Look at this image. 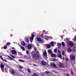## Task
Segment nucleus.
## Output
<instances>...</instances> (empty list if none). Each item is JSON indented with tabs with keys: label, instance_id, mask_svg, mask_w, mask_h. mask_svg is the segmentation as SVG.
Segmentation results:
<instances>
[{
	"label": "nucleus",
	"instance_id": "1",
	"mask_svg": "<svg viewBox=\"0 0 76 76\" xmlns=\"http://www.w3.org/2000/svg\"><path fill=\"white\" fill-rule=\"evenodd\" d=\"M31 57L34 59L35 60H38L39 58V57L38 56V55L37 53H32L31 54Z\"/></svg>",
	"mask_w": 76,
	"mask_h": 76
},
{
	"label": "nucleus",
	"instance_id": "2",
	"mask_svg": "<svg viewBox=\"0 0 76 76\" xmlns=\"http://www.w3.org/2000/svg\"><path fill=\"white\" fill-rule=\"evenodd\" d=\"M58 66H59L60 67H61V68H64V64H63V63L62 62L58 63Z\"/></svg>",
	"mask_w": 76,
	"mask_h": 76
},
{
	"label": "nucleus",
	"instance_id": "3",
	"mask_svg": "<svg viewBox=\"0 0 76 76\" xmlns=\"http://www.w3.org/2000/svg\"><path fill=\"white\" fill-rule=\"evenodd\" d=\"M70 57L71 60H74L76 58V56L75 55H72L70 56Z\"/></svg>",
	"mask_w": 76,
	"mask_h": 76
},
{
	"label": "nucleus",
	"instance_id": "4",
	"mask_svg": "<svg viewBox=\"0 0 76 76\" xmlns=\"http://www.w3.org/2000/svg\"><path fill=\"white\" fill-rule=\"evenodd\" d=\"M68 45L71 47L74 46V43L72 42H69L68 43Z\"/></svg>",
	"mask_w": 76,
	"mask_h": 76
},
{
	"label": "nucleus",
	"instance_id": "5",
	"mask_svg": "<svg viewBox=\"0 0 76 76\" xmlns=\"http://www.w3.org/2000/svg\"><path fill=\"white\" fill-rule=\"evenodd\" d=\"M41 64L43 66H45L47 64V62L44 61H41Z\"/></svg>",
	"mask_w": 76,
	"mask_h": 76
},
{
	"label": "nucleus",
	"instance_id": "6",
	"mask_svg": "<svg viewBox=\"0 0 76 76\" xmlns=\"http://www.w3.org/2000/svg\"><path fill=\"white\" fill-rule=\"evenodd\" d=\"M12 53L13 54H16L17 55V52L15 50H12Z\"/></svg>",
	"mask_w": 76,
	"mask_h": 76
},
{
	"label": "nucleus",
	"instance_id": "7",
	"mask_svg": "<svg viewBox=\"0 0 76 76\" xmlns=\"http://www.w3.org/2000/svg\"><path fill=\"white\" fill-rule=\"evenodd\" d=\"M25 41L27 43H29V37H26L25 39Z\"/></svg>",
	"mask_w": 76,
	"mask_h": 76
},
{
	"label": "nucleus",
	"instance_id": "8",
	"mask_svg": "<svg viewBox=\"0 0 76 76\" xmlns=\"http://www.w3.org/2000/svg\"><path fill=\"white\" fill-rule=\"evenodd\" d=\"M51 66L53 67H56V65L54 63H52L51 64Z\"/></svg>",
	"mask_w": 76,
	"mask_h": 76
},
{
	"label": "nucleus",
	"instance_id": "9",
	"mask_svg": "<svg viewBox=\"0 0 76 76\" xmlns=\"http://www.w3.org/2000/svg\"><path fill=\"white\" fill-rule=\"evenodd\" d=\"M32 48V45H29L28 46V50H31Z\"/></svg>",
	"mask_w": 76,
	"mask_h": 76
},
{
	"label": "nucleus",
	"instance_id": "10",
	"mask_svg": "<svg viewBox=\"0 0 76 76\" xmlns=\"http://www.w3.org/2000/svg\"><path fill=\"white\" fill-rule=\"evenodd\" d=\"M43 55L44 57H45L47 56V52L46 51L44 52L43 53Z\"/></svg>",
	"mask_w": 76,
	"mask_h": 76
},
{
	"label": "nucleus",
	"instance_id": "11",
	"mask_svg": "<svg viewBox=\"0 0 76 76\" xmlns=\"http://www.w3.org/2000/svg\"><path fill=\"white\" fill-rule=\"evenodd\" d=\"M51 56L52 57H56V55L54 53H52Z\"/></svg>",
	"mask_w": 76,
	"mask_h": 76
},
{
	"label": "nucleus",
	"instance_id": "12",
	"mask_svg": "<svg viewBox=\"0 0 76 76\" xmlns=\"http://www.w3.org/2000/svg\"><path fill=\"white\" fill-rule=\"evenodd\" d=\"M1 69L4 68V65H3V63H2V64L0 66Z\"/></svg>",
	"mask_w": 76,
	"mask_h": 76
},
{
	"label": "nucleus",
	"instance_id": "13",
	"mask_svg": "<svg viewBox=\"0 0 76 76\" xmlns=\"http://www.w3.org/2000/svg\"><path fill=\"white\" fill-rule=\"evenodd\" d=\"M54 42H52L50 43V44L51 45V46H52V47H54Z\"/></svg>",
	"mask_w": 76,
	"mask_h": 76
},
{
	"label": "nucleus",
	"instance_id": "14",
	"mask_svg": "<svg viewBox=\"0 0 76 76\" xmlns=\"http://www.w3.org/2000/svg\"><path fill=\"white\" fill-rule=\"evenodd\" d=\"M21 45H23V46H25V45H26L25 43L23 41L21 43Z\"/></svg>",
	"mask_w": 76,
	"mask_h": 76
},
{
	"label": "nucleus",
	"instance_id": "15",
	"mask_svg": "<svg viewBox=\"0 0 76 76\" xmlns=\"http://www.w3.org/2000/svg\"><path fill=\"white\" fill-rule=\"evenodd\" d=\"M46 47L47 48H51V45L50 44H48L46 46Z\"/></svg>",
	"mask_w": 76,
	"mask_h": 76
},
{
	"label": "nucleus",
	"instance_id": "16",
	"mask_svg": "<svg viewBox=\"0 0 76 76\" xmlns=\"http://www.w3.org/2000/svg\"><path fill=\"white\" fill-rule=\"evenodd\" d=\"M48 53L49 54H51L53 53V52H52V51H51V50L49 49L48 50Z\"/></svg>",
	"mask_w": 76,
	"mask_h": 76
},
{
	"label": "nucleus",
	"instance_id": "17",
	"mask_svg": "<svg viewBox=\"0 0 76 76\" xmlns=\"http://www.w3.org/2000/svg\"><path fill=\"white\" fill-rule=\"evenodd\" d=\"M58 57H59V58H60L62 59V58H61L62 57V56L60 53L59 54V55L58 56Z\"/></svg>",
	"mask_w": 76,
	"mask_h": 76
},
{
	"label": "nucleus",
	"instance_id": "18",
	"mask_svg": "<svg viewBox=\"0 0 76 76\" xmlns=\"http://www.w3.org/2000/svg\"><path fill=\"white\" fill-rule=\"evenodd\" d=\"M31 39H34V37H35V35L34 34H31Z\"/></svg>",
	"mask_w": 76,
	"mask_h": 76
},
{
	"label": "nucleus",
	"instance_id": "19",
	"mask_svg": "<svg viewBox=\"0 0 76 76\" xmlns=\"http://www.w3.org/2000/svg\"><path fill=\"white\" fill-rule=\"evenodd\" d=\"M24 57L25 58L28 59V56L27 55H24Z\"/></svg>",
	"mask_w": 76,
	"mask_h": 76
},
{
	"label": "nucleus",
	"instance_id": "20",
	"mask_svg": "<svg viewBox=\"0 0 76 76\" xmlns=\"http://www.w3.org/2000/svg\"><path fill=\"white\" fill-rule=\"evenodd\" d=\"M8 57L9 58L10 60H15V59L12 58L10 56H8Z\"/></svg>",
	"mask_w": 76,
	"mask_h": 76
},
{
	"label": "nucleus",
	"instance_id": "21",
	"mask_svg": "<svg viewBox=\"0 0 76 76\" xmlns=\"http://www.w3.org/2000/svg\"><path fill=\"white\" fill-rule=\"evenodd\" d=\"M68 51H69V52H72V49H71V48H68Z\"/></svg>",
	"mask_w": 76,
	"mask_h": 76
},
{
	"label": "nucleus",
	"instance_id": "22",
	"mask_svg": "<svg viewBox=\"0 0 76 76\" xmlns=\"http://www.w3.org/2000/svg\"><path fill=\"white\" fill-rule=\"evenodd\" d=\"M15 72L13 70L12 71V75H15Z\"/></svg>",
	"mask_w": 76,
	"mask_h": 76
},
{
	"label": "nucleus",
	"instance_id": "23",
	"mask_svg": "<svg viewBox=\"0 0 76 76\" xmlns=\"http://www.w3.org/2000/svg\"><path fill=\"white\" fill-rule=\"evenodd\" d=\"M32 76H38V75L36 73H34L33 74Z\"/></svg>",
	"mask_w": 76,
	"mask_h": 76
},
{
	"label": "nucleus",
	"instance_id": "24",
	"mask_svg": "<svg viewBox=\"0 0 76 76\" xmlns=\"http://www.w3.org/2000/svg\"><path fill=\"white\" fill-rule=\"evenodd\" d=\"M37 41H39V42L41 40V38L39 37L37 38Z\"/></svg>",
	"mask_w": 76,
	"mask_h": 76
},
{
	"label": "nucleus",
	"instance_id": "25",
	"mask_svg": "<svg viewBox=\"0 0 76 76\" xmlns=\"http://www.w3.org/2000/svg\"><path fill=\"white\" fill-rule=\"evenodd\" d=\"M21 48L23 50V51H25V48H24V47L23 46H21Z\"/></svg>",
	"mask_w": 76,
	"mask_h": 76
},
{
	"label": "nucleus",
	"instance_id": "26",
	"mask_svg": "<svg viewBox=\"0 0 76 76\" xmlns=\"http://www.w3.org/2000/svg\"><path fill=\"white\" fill-rule=\"evenodd\" d=\"M27 71L29 73H31V70L29 69H27Z\"/></svg>",
	"mask_w": 76,
	"mask_h": 76
},
{
	"label": "nucleus",
	"instance_id": "27",
	"mask_svg": "<svg viewBox=\"0 0 76 76\" xmlns=\"http://www.w3.org/2000/svg\"><path fill=\"white\" fill-rule=\"evenodd\" d=\"M39 42H40V44H42V43L44 42V41H43L42 40H41V41Z\"/></svg>",
	"mask_w": 76,
	"mask_h": 76
},
{
	"label": "nucleus",
	"instance_id": "28",
	"mask_svg": "<svg viewBox=\"0 0 76 76\" xmlns=\"http://www.w3.org/2000/svg\"><path fill=\"white\" fill-rule=\"evenodd\" d=\"M62 46H63L64 47L65 46V43H64V42H62Z\"/></svg>",
	"mask_w": 76,
	"mask_h": 76
},
{
	"label": "nucleus",
	"instance_id": "29",
	"mask_svg": "<svg viewBox=\"0 0 76 76\" xmlns=\"http://www.w3.org/2000/svg\"><path fill=\"white\" fill-rule=\"evenodd\" d=\"M26 54L27 55H29V51L28 50L26 51Z\"/></svg>",
	"mask_w": 76,
	"mask_h": 76
},
{
	"label": "nucleus",
	"instance_id": "30",
	"mask_svg": "<svg viewBox=\"0 0 76 76\" xmlns=\"http://www.w3.org/2000/svg\"><path fill=\"white\" fill-rule=\"evenodd\" d=\"M19 61H21V62H24L25 61L23 60H22V59H20L19 60Z\"/></svg>",
	"mask_w": 76,
	"mask_h": 76
},
{
	"label": "nucleus",
	"instance_id": "31",
	"mask_svg": "<svg viewBox=\"0 0 76 76\" xmlns=\"http://www.w3.org/2000/svg\"><path fill=\"white\" fill-rule=\"evenodd\" d=\"M54 51L55 53H57V49H55L54 50Z\"/></svg>",
	"mask_w": 76,
	"mask_h": 76
},
{
	"label": "nucleus",
	"instance_id": "32",
	"mask_svg": "<svg viewBox=\"0 0 76 76\" xmlns=\"http://www.w3.org/2000/svg\"><path fill=\"white\" fill-rule=\"evenodd\" d=\"M57 44H58V46H61V43H57Z\"/></svg>",
	"mask_w": 76,
	"mask_h": 76
},
{
	"label": "nucleus",
	"instance_id": "33",
	"mask_svg": "<svg viewBox=\"0 0 76 76\" xmlns=\"http://www.w3.org/2000/svg\"><path fill=\"white\" fill-rule=\"evenodd\" d=\"M31 39V38H30V41L31 42H32V41H33V39Z\"/></svg>",
	"mask_w": 76,
	"mask_h": 76
},
{
	"label": "nucleus",
	"instance_id": "34",
	"mask_svg": "<svg viewBox=\"0 0 76 76\" xmlns=\"http://www.w3.org/2000/svg\"><path fill=\"white\" fill-rule=\"evenodd\" d=\"M4 71H5V72H6V73H7V69H5Z\"/></svg>",
	"mask_w": 76,
	"mask_h": 76
},
{
	"label": "nucleus",
	"instance_id": "35",
	"mask_svg": "<svg viewBox=\"0 0 76 76\" xmlns=\"http://www.w3.org/2000/svg\"><path fill=\"white\" fill-rule=\"evenodd\" d=\"M6 45H8V46H9V45H10V43H7L6 44Z\"/></svg>",
	"mask_w": 76,
	"mask_h": 76
},
{
	"label": "nucleus",
	"instance_id": "36",
	"mask_svg": "<svg viewBox=\"0 0 76 76\" xmlns=\"http://www.w3.org/2000/svg\"><path fill=\"white\" fill-rule=\"evenodd\" d=\"M10 56L11 57H12L13 58H15V56H13V55H10Z\"/></svg>",
	"mask_w": 76,
	"mask_h": 76
},
{
	"label": "nucleus",
	"instance_id": "37",
	"mask_svg": "<svg viewBox=\"0 0 76 76\" xmlns=\"http://www.w3.org/2000/svg\"><path fill=\"white\" fill-rule=\"evenodd\" d=\"M7 46H4V49H6L7 48Z\"/></svg>",
	"mask_w": 76,
	"mask_h": 76
},
{
	"label": "nucleus",
	"instance_id": "38",
	"mask_svg": "<svg viewBox=\"0 0 76 76\" xmlns=\"http://www.w3.org/2000/svg\"><path fill=\"white\" fill-rule=\"evenodd\" d=\"M65 60L66 61H69V59L68 58H66Z\"/></svg>",
	"mask_w": 76,
	"mask_h": 76
},
{
	"label": "nucleus",
	"instance_id": "39",
	"mask_svg": "<svg viewBox=\"0 0 76 76\" xmlns=\"http://www.w3.org/2000/svg\"><path fill=\"white\" fill-rule=\"evenodd\" d=\"M19 68H20V69H22L23 67L20 66H19Z\"/></svg>",
	"mask_w": 76,
	"mask_h": 76
},
{
	"label": "nucleus",
	"instance_id": "40",
	"mask_svg": "<svg viewBox=\"0 0 76 76\" xmlns=\"http://www.w3.org/2000/svg\"><path fill=\"white\" fill-rule=\"evenodd\" d=\"M71 73L72 75H73V70H71Z\"/></svg>",
	"mask_w": 76,
	"mask_h": 76
},
{
	"label": "nucleus",
	"instance_id": "41",
	"mask_svg": "<svg viewBox=\"0 0 76 76\" xmlns=\"http://www.w3.org/2000/svg\"><path fill=\"white\" fill-rule=\"evenodd\" d=\"M34 51H36L37 50V48L34 47Z\"/></svg>",
	"mask_w": 76,
	"mask_h": 76
},
{
	"label": "nucleus",
	"instance_id": "42",
	"mask_svg": "<svg viewBox=\"0 0 76 76\" xmlns=\"http://www.w3.org/2000/svg\"><path fill=\"white\" fill-rule=\"evenodd\" d=\"M0 58H1V60H3L4 59L2 57L0 56Z\"/></svg>",
	"mask_w": 76,
	"mask_h": 76
},
{
	"label": "nucleus",
	"instance_id": "43",
	"mask_svg": "<svg viewBox=\"0 0 76 76\" xmlns=\"http://www.w3.org/2000/svg\"><path fill=\"white\" fill-rule=\"evenodd\" d=\"M3 60V61H5V62H7V61L6 59H4V60Z\"/></svg>",
	"mask_w": 76,
	"mask_h": 76
},
{
	"label": "nucleus",
	"instance_id": "44",
	"mask_svg": "<svg viewBox=\"0 0 76 76\" xmlns=\"http://www.w3.org/2000/svg\"><path fill=\"white\" fill-rule=\"evenodd\" d=\"M2 71L4 72V68H1Z\"/></svg>",
	"mask_w": 76,
	"mask_h": 76
},
{
	"label": "nucleus",
	"instance_id": "45",
	"mask_svg": "<svg viewBox=\"0 0 76 76\" xmlns=\"http://www.w3.org/2000/svg\"><path fill=\"white\" fill-rule=\"evenodd\" d=\"M45 73H46L48 74V73H50V72H48V71H46V72H45Z\"/></svg>",
	"mask_w": 76,
	"mask_h": 76
},
{
	"label": "nucleus",
	"instance_id": "46",
	"mask_svg": "<svg viewBox=\"0 0 76 76\" xmlns=\"http://www.w3.org/2000/svg\"><path fill=\"white\" fill-rule=\"evenodd\" d=\"M66 76H69L70 75H69V74H66Z\"/></svg>",
	"mask_w": 76,
	"mask_h": 76
},
{
	"label": "nucleus",
	"instance_id": "47",
	"mask_svg": "<svg viewBox=\"0 0 76 76\" xmlns=\"http://www.w3.org/2000/svg\"><path fill=\"white\" fill-rule=\"evenodd\" d=\"M41 36L42 37V38L43 36H44V34H42L41 35Z\"/></svg>",
	"mask_w": 76,
	"mask_h": 76
},
{
	"label": "nucleus",
	"instance_id": "48",
	"mask_svg": "<svg viewBox=\"0 0 76 76\" xmlns=\"http://www.w3.org/2000/svg\"><path fill=\"white\" fill-rule=\"evenodd\" d=\"M58 53H60V50H58Z\"/></svg>",
	"mask_w": 76,
	"mask_h": 76
},
{
	"label": "nucleus",
	"instance_id": "49",
	"mask_svg": "<svg viewBox=\"0 0 76 76\" xmlns=\"http://www.w3.org/2000/svg\"><path fill=\"white\" fill-rule=\"evenodd\" d=\"M56 59H53V61H56Z\"/></svg>",
	"mask_w": 76,
	"mask_h": 76
},
{
	"label": "nucleus",
	"instance_id": "50",
	"mask_svg": "<svg viewBox=\"0 0 76 76\" xmlns=\"http://www.w3.org/2000/svg\"><path fill=\"white\" fill-rule=\"evenodd\" d=\"M33 66H37V65L35 64H33Z\"/></svg>",
	"mask_w": 76,
	"mask_h": 76
},
{
	"label": "nucleus",
	"instance_id": "51",
	"mask_svg": "<svg viewBox=\"0 0 76 76\" xmlns=\"http://www.w3.org/2000/svg\"><path fill=\"white\" fill-rule=\"evenodd\" d=\"M66 41H69V38H66Z\"/></svg>",
	"mask_w": 76,
	"mask_h": 76
},
{
	"label": "nucleus",
	"instance_id": "52",
	"mask_svg": "<svg viewBox=\"0 0 76 76\" xmlns=\"http://www.w3.org/2000/svg\"><path fill=\"white\" fill-rule=\"evenodd\" d=\"M12 49L13 50H15V48L14 47L12 48Z\"/></svg>",
	"mask_w": 76,
	"mask_h": 76
},
{
	"label": "nucleus",
	"instance_id": "53",
	"mask_svg": "<svg viewBox=\"0 0 76 76\" xmlns=\"http://www.w3.org/2000/svg\"><path fill=\"white\" fill-rule=\"evenodd\" d=\"M36 52H37V53L38 54V53H39V52H38V51H37Z\"/></svg>",
	"mask_w": 76,
	"mask_h": 76
},
{
	"label": "nucleus",
	"instance_id": "54",
	"mask_svg": "<svg viewBox=\"0 0 76 76\" xmlns=\"http://www.w3.org/2000/svg\"><path fill=\"white\" fill-rule=\"evenodd\" d=\"M63 60H65V58H64V57H63Z\"/></svg>",
	"mask_w": 76,
	"mask_h": 76
},
{
	"label": "nucleus",
	"instance_id": "55",
	"mask_svg": "<svg viewBox=\"0 0 76 76\" xmlns=\"http://www.w3.org/2000/svg\"><path fill=\"white\" fill-rule=\"evenodd\" d=\"M75 41H76V36H75Z\"/></svg>",
	"mask_w": 76,
	"mask_h": 76
},
{
	"label": "nucleus",
	"instance_id": "56",
	"mask_svg": "<svg viewBox=\"0 0 76 76\" xmlns=\"http://www.w3.org/2000/svg\"><path fill=\"white\" fill-rule=\"evenodd\" d=\"M37 46H39V44H37Z\"/></svg>",
	"mask_w": 76,
	"mask_h": 76
},
{
	"label": "nucleus",
	"instance_id": "57",
	"mask_svg": "<svg viewBox=\"0 0 76 76\" xmlns=\"http://www.w3.org/2000/svg\"><path fill=\"white\" fill-rule=\"evenodd\" d=\"M10 37H12V34H11L10 35Z\"/></svg>",
	"mask_w": 76,
	"mask_h": 76
},
{
	"label": "nucleus",
	"instance_id": "58",
	"mask_svg": "<svg viewBox=\"0 0 76 76\" xmlns=\"http://www.w3.org/2000/svg\"><path fill=\"white\" fill-rule=\"evenodd\" d=\"M43 32H45V30H43Z\"/></svg>",
	"mask_w": 76,
	"mask_h": 76
},
{
	"label": "nucleus",
	"instance_id": "59",
	"mask_svg": "<svg viewBox=\"0 0 76 76\" xmlns=\"http://www.w3.org/2000/svg\"><path fill=\"white\" fill-rule=\"evenodd\" d=\"M74 39H73V40H74Z\"/></svg>",
	"mask_w": 76,
	"mask_h": 76
},
{
	"label": "nucleus",
	"instance_id": "60",
	"mask_svg": "<svg viewBox=\"0 0 76 76\" xmlns=\"http://www.w3.org/2000/svg\"><path fill=\"white\" fill-rule=\"evenodd\" d=\"M22 76H23V75H22Z\"/></svg>",
	"mask_w": 76,
	"mask_h": 76
}]
</instances>
